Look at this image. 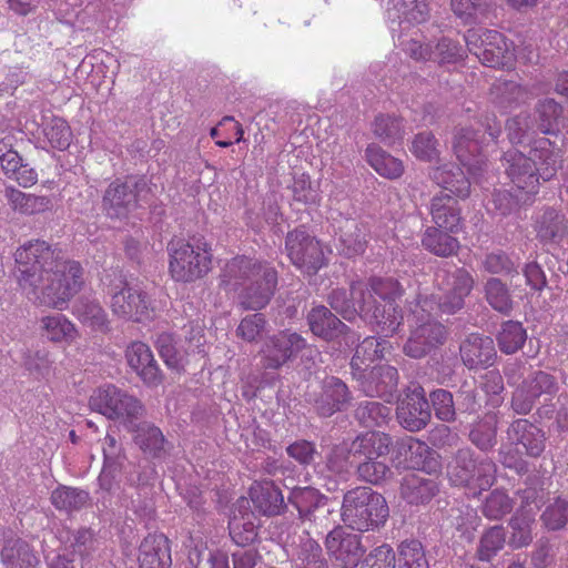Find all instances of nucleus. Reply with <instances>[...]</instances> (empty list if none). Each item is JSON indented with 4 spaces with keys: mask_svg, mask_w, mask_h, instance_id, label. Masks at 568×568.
<instances>
[{
    "mask_svg": "<svg viewBox=\"0 0 568 568\" xmlns=\"http://www.w3.org/2000/svg\"><path fill=\"white\" fill-rule=\"evenodd\" d=\"M14 262L19 286H30L32 281H38L50 271L79 272V262L64 258L61 250L40 239L20 245L14 252Z\"/></svg>",
    "mask_w": 568,
    "mask_h": 568,
    "instance_id": "f257e3e1",
    "label": "nucleus"
},
{
    "mask_svg": "<svg viewBox=\"0 0 568 568\" xmlns=\"http://www.w3.org/2000/svg\"><path fill=\"white\" fill-rule=\"evenodd\" d=\"M389 516L385 497L371 487L359 486L343 496L341 517L345 526L361 532L383 527Z\"/></svg>",
    "mask_w": 568,
    "mask_h": 568,
    "instance_id": "f03ea898",
    "label": "nucleus"
},
{
    "mask_svg": "<svg viewBox=\"0 0 568 568\" xmlns=\"http://www.w3.org/2000/svg\"><path fill=\"white\" fill-rule=\"evenodd\" d=\"M497 465L490 457L476 454L470 447L458 448L447 465V477L453 486L465 488L476 498L496 480Z\"/></svg>",
    "mask_w": 568,
    "mask_h": 568,
    "instance_id": "7ed1b4c3",
    "label": "nucleus"
},
{
    "mask_svg": "<svg viewBox=\"0 0 568 568\" xmlns=\"http://www.w3.org/2000/svg\"><path fill=\"white\" fill-rule=\"evenodd\" d=\"M169 271L176 282L191 283L205 276L212 266L211 245L203 236L173 237L166 246Z\"/></svg>",
    "mask_w": 568,
    "mask_h": 568,
    "instance_id": "20e7f679",
    "label": "nucleus"
},
{
    "mask_svg": "<svg viewBox=\"0 0 568 568\" xmlns=\"http://www.w3.org/2000/svg\"><path fill=\"white\" fill-rule=\"evenodd\" d=\"M151 193V180L144 174H131L115 179L105 189L101 207L111 220H124L134 212L141 201Z\"/></svg>",
    "mask_w": 568,
    "mask_h": 568,
    "instance_id": "39448f33",
    "label": "nucleus"
},
{
    "mask_svg": "<svg viewBox=\"0 0 568 568\" xmlns=\"http://www.w3.org/2000/svg\"><path fill=\"white\" fill-rule=\"evenodd\" d=\"M82 266L79 263V272L72 274L64 272H45L38 281H32L30 286H20L27 297L36 305L57 310H64L71 297L78 293L82 284Z\"/></svg>",
    "mask_w": 568,
    "mask_h": 568,
    "instance_id": "423d86ee",
    "label": "nucleus"
},
{
    "mask_svg": "<svg viewBox=\"0 0 568 568\" xmlns=\"http://www.w3.org/2000/svg\"><path fill=\"white\" fill-rule=\"evenodd\" d=\"M285 253L292 265L304 276H315L328 265L323 245L304 225L287 232L285 236Z\"/></svg>",
    "mask_w": 568,
    "mask_h": 568,
    "instance_id": "0eeeda50",
    "label": "nucleus"
},
{
    "mask_svg": "<svg viewBox=\"0 0 568 568\" xmlns=\"http://www.w3.org/2000/svg\"><path fill=\"white\" fill-rule=\"evenodd\" d=\"M560 390V382L554 372L532 369L511 394L510 407L520 416L528 415L536 403L552 400Z\"/></svg>",
    "mask_w": 568,
    "mask_h": 568,
    "instance_id": "6e6552de",
    "label": "nucleus"
},
{
    "mask_svg": "<svg viewBox=\"0 0 568 568\" xmlns=\"http://www.w3.org/2000/svg\"><path fill=\"white\" fill-rule=\"evenodd\" d=\"M110 307L121 320L142 322L153 311L150 295L138 285H131L121 274L108 285Z\"/></svg>",
    "mask_w": 568,
    "mask_h": 568,
    "instance_id": "1a4fd4ad",
    "label": "nucleus"
},
{
    "mask_svg": "<svg viewBox=\"0 0 568 568\" xmlns=\"http://www.w3.org/2000/svg\"><path fill=\"white\" fill-rule=\"evenodd\" d=\"M288 508L297 511V518L302 524L324 530L334 524L333 509L328 497L313 487H294L288 496Z\"/></svg>",
    "mask_w": 568,
    "mask_h": 568,
    "instance_id": "9d476101",
    "label": "nucleus"
},
{
    "mask_svg": "<svg viewBox=\"0 0 568 568\" xmlns=\"http://www.w3.org/2000/svg\"><path fill=\"white\" fill-rule=\"evenodd\" d=\"M353 400L349 386L342 378L327 375L320 382L318 392L312 395L310 404L318 417L329 418L348 410Z\"/></svg>",
    "mask_w": 568,
    "mask_h": 568,
    "instance_id": "9b49d317",
    "label": "nucleus"
},
{
    "mask_svg": "<svg viewBox=\"0 0 568 568\" xmlns=\"http://www.w3.org/2000/svg\"><path fill=\"white\" fill-rule=\"evenodd\" d=\"M399 425L408 432L415 433L424 429L432 419V409L424 387L413 384L405 390V396L396 408Z\"/></svg>",
    "mask_w": 568,
    "mask_h": 568,
    "instance_id": "f8f14e48",
    "label": "nucleus"
},
{
    "mask_svg": "<svg viewBox=\"0 0 568 568\" xmlns=\"http://www.w3.org/2000/svg\"><path fill=\"white\" fill-rule=\"evenodd\" d=\"M359 317L374 326L384 337L394 335L403 322L400 307L393 302L383 303L372 297V294L361 293Z\"/></svg>",
    "mask_w": 568,
    "mask_h": 568,
    "instance_id": "ddd939ff",
    "label": "nucleus"
},
{
    "mask_svg": "<svg viewBox=\"0 0 568 568\" xmlns=\"http://www.w3.org/2000/svg\"><path fill=\"white\" fill-rule=\"evenodd\" d=\"M359 317L374 326L384 337L394 335L403 322L400 307L393 302L383 303L372 297V294L361 293Z\"/></svg>",
    "mask_w": 568,
    "mask_h": 568,
    "instance_id": "4468645a",
    "label": "nucleus"
},
{
    "mask_svg": "<svg viewBox=\"0 0 568 568\" xmlns=\"http://www.w3.org/2000/svg\"><path fill=\"white\" fill-rule=\"evenodd\" d=\"M447 339V329L438 321L428 317L420 321L403 345V353L414 359H420L442 346Z\"/></svg>",
    "mask_w": 568,
    "mask_h": 568,
    "instance_id": "2eb2a0df",
    "label": "nucleus"
},
{
    "mask_svg": "<svg viewBox=\"0 0 568 568\" xmlns=\"http://www.w3.org/2000/svg\"><path fill=\"white\" fill-rule=\"evenodd\" d=\"M306 347V339L291 331H281L268 337L261 349L262 364L265 369H278L302 349Z\"/></svg>",
    "mask_w": 568,
    "mask_h": 568,
    "instance_id": "dca6fc26",
    "label": "nucleus"
},
{
    "mask_svg": "<svg viewBox=\"0 0 568 568\" xmlns=\"http://www.w3.org/2000/svg\"><path fill=\"white\" fill-rule=\"evenodd\" d=\"M324 546L327 555L342 568H355L365 554L361 536L347 532L342 526L334 527L326 535Z\"/></svg>",
    "mask_w": 568,
    "mask_h": 568,
    "instance_id": "f3484780",
    "label": "nucleus"
},
{
    "mask_svg": "<svg viewBox=\"0 0 568 568\" xmlns=\"http://www.w3.org/2000/svg\"><path fill=\"white\" fill-rule=\"evenodd\" d=\"M501 165L511 183L526 194H536L540 186L541 175L529 155L511 149L501 156Z\"/></svg>",
    "mask_w": 568,
    "mask_h": 568,
    "instance_id": "a211bd4d",
    "label": "nucleus"
},
{
    "mask_svg": "<svg viewBox=\"0 0 568 568\" xmlns=\"http://www.w3.org/2000/svg\"><path fill=\"white\" fill-rule=\"evenodd\" d=\"M306 322L314 336L328 343L338 342L341 338L349 339L355 335L348 325L323 304L312 306Z\"/></svg>",
    "mask_w": 568,
    "mask_h": 568,
    "instance_id": "6ab92c4d",
    "label": "nucleus"
},
{
    "mask_svg": "<svg viewBox=\"0 0 568 568\" xmlns=\"http://www.w3.org/2000/svg\"><path fill=\"white\" fill-rule=\"evenodd\" d=\"M124 355L130 368L146 387L155 388L163 383L164 374L148 344L141 341L132 342L128 345Z\"/></svg>",
    "mask_w": 568,
    "mask_h": 568,
    "instance_id": "aec40b11",
    "label": "nucleus"
},
{
    "mask_svg": "<svg viewBox=\"0 0 568 568\" xmlns=\"http://www.w3.org/2000/svg\"><path fill=\"white\" fill-rule=\"evenodd\" d=\"M459 356L469 371L487 369L497 358L494 339L480 333H470L459 345Z\"/></svg>",
    "mask_w": 568,
    "mask_h": 568,
    "instance_id": "412c9836",
    "label": "nucleus"
},
{
    "mask_svg": "<svg viewBox=\"0 0 568 568\" xmlns=\"http://www.w3.org/2000/svg\"><path fill=\"white\" fill-rule=\"evenodd\" d=\"M361 377H353L359 389L369 397L389 398L397 392L398 371L396 367L381 364L369 371L362 369Z\"/></svg>",
    "mask_w": 568,
    "mask_h": 568,
    "instance_id": "4be33fe9",
    "label": "nucleus"
},
{
    "mask_svg": "<svg viewBox=\"0 0 568 568\" xmlns=\"http://www.w3.org/2000/svg\"><path fill=\"white\" fill-rule=\"evenodd\" d=\"M506 435L509 442L524 448L527 457L539 458L546 450V432L527 418L514 419L507 427Z\"/></svg>",
    "mask_w": 568,
    "mask_h": 568,
    "instance_id": "5701e85b",
    "label": "nucleus"
},
{
    "mask_svg": "<svg viewBox=\"0 0 568 568\" xmlns=\"http://www.w3.org/2000/svg\"><path fill=\"white\" fill-rule=\"evenodd\" d=\"M240 294V304L244 310L264 308L277 290L278 273L274 266L262 271L257 278L251 280Z\"/></svg>",
    "mask_w": 568,
    "mask_h": 568,
    "instance_id": "b1692460",
    "label": "nucleus"
},
{
    "mask_svg": "<svg viewBox=\"0 0 568 568\" xmlns=\"http://www.w3.org/2000/svg\"><path fill=\"white\" fill-rule=\"evenodd\" d=\"M528 155L545 182L555 178L562 164V152L558 145V138L554 140L547 136L534 139Z\"/></svg>",
    "mask_w": 568,
    "mask_h": 568,
    "instance_id": "393cba45",
    "label": "nucleus"
},
{
    "mask_svg": "<svg viewBox=\"0 0 568 568\" xmlns=\"http://www.w3.org/2000/svg\"><path fill=\"white\" fill-rule=\"evenodd\" d=\"M103 465L98 477L101 489L110 493L118 484L116 477L126 463L125 449L113 435L106 434L102 442Z\"/></svg>",
    "mask_w": 568,
    "mask_h": 568,
    "instance_id": "a878e982",
    "label": "nucleus"
},
{
    "mask_svg": "<svg viewBox=\"0 0 568 568\" xmlns=\"http://www.w3.org/2000/svg\"><path fill=\"white\" fill-rule=\"evenodd\" d=\"M392 444L393 439L388 434L378 430H367L359 433L352 439L346 449L351 464H354L374 457L387 456Z\"/></svg>",
    "mask_w": 568,
    "mask_h": 568,
    "instance_id": "bb28decb",
    "label": "nucleus"
},
{
    "mask_svg": "<svg viewBox=\"0 0 568 568\" xmlns=\"http://www.w3.org/2000/svg\"><path fill=\"white\" fill-rule=\"evenodd\" d=\"M534 229L542 246L557 247L568 236V219L561 211L546 207L536 216Z\"/></svg>",
    "mask_w": 568,
    "mask_h": 568,
    "instance_id": "cd10ccee",
    "label": "nucleus"
},
{
    "mask_svg": "<svg viewBox=\"0 0 568 568\" xmlns=\"http://www.w3.org/2000/svg\"><path fill=\"white\" fill-rule=\"evenodd\" d=\"M368 234L367 225L357 219L341 215L336 220L335 235L338 237L342 254L346 257L365 252Z\"/></svg>",
    "mask_w": 568,
    "mask_h": 568,
    "instance_id": "c85d7f7f",
    "label": "nucleus"
},
{
    "mask_svg": "<svg viewBox=\"0 0 568 568\" xmlns=\"http://www.w3.org/2000/svg\"><path fill=\"white\" fill-rule=\"evenodd\" d=\"M250 498L254 509L263 516L273 517L288 511V500L285 501L281 488L272 480L252 485Z\"/></svg>",
    "mask_w": 568,
    "mask_h": 568,
    "instance_id": "c756f323",
    "label": "nucleus"
},
{
    "mask_svg": "<svg viewBox=\"0 0 568 568\" xmlns=\"http://www.w3.org/2000/svg\"><path fill=\"white\" fill-rule=\"evenodd\" d=\"M428 209L434 226L443 227L450 232H460L463 230L462 207L458 200L450 194L442 191L434 195Z\"/></svg>",
    "mask_w": 568,
    "mask_h": 568,
    "instance_id": "7c9ffc66",
    "label": "nucleus"
},
{
    "mask_svg": "<svg viewBox=\"0 0 568 568\" xmlns=\"http://www.w3.org/2000/svg\"><path fill=\"white\" fill-rule=\"evenodd\" d=\"M0 561L4 568H36L39 564L30 544L12 531L3 536Z\"/></svg>",
    "mask_w": 568,
    "mask_h": 568,
    "instance_id": "2f4dec72",
    "label": "nucleus"
},
{
    "mask_svg": "<svg viewBox=\"0 0 568 568\" xmlns=\"http://www.w3.org/2000/svg\"><path fill=\"white\" fill-rule=\"evenodd\" d=\"M361 293H365L364 285L352 283L349 291L344 287L333 288L326 296V303L332 312L352 323L361 314Z\"/></svg>",
    "mask_w": 568,
    "mask_h": 568,
    "instance_id": "473e14b6",
    "label": "nucleus"
},
{
    "mask_svg": "<svg viewBox=\"0 0 568 568\" xmlns=\"http://www.w3.org/2000/svg\"><path fill=\"white\" fill-rule=\"evenodd\" d=\"M125 430L133 434L134 444L148 456L156 459L168 454V440L162 430L150 422L136 420L133 427Z\"/></svg>",
    "mask_w": 568,
    "mask_h": 568,
    "instance_id": "72a5a7b5",
    "label": "nucleus"
},
{
    "mask_svg": "<svg viewBox=\"0 0 568 568\" xmlns=\"http://www.w3.org/2000/svg\"><path fill=\"white\" fill-rule=\"evenodd\" d=\"M392 349V344L387 337H365L355 348L351 359V374L353 377H361L362 369H368L375 361L382 359Z\"/></svg>",
    "mask_w": 568,
    "mask_h": 568,
    "instance_id": "f704fd0d",
    "label": "nucleus"
},
{
    "mask_svg": "<svg viewBox=\"0 0 568 568\" xmlns=\"http://www.w3.org/2000/svg\"><path fill=\"white\" fill-rule=\"evenodd\" d=\"M438 493L437 480L419 474H407L400 483V497L413 506L428 504Z\"/></svg>",
    "mask_w": 568,
    "mask_h": 568,
    "instance_id": "c9c22d12",
    "label": "nucleus"
},
{
    "mask_svg": "<svg viewBox=\"0 0 568 568\" xmlns=\"http://www.w3.org/2000/svg\"><path fill=\"white\" fill-rule=\"evenodd\" d=\"M484 144H486L485 134L480 129L460 128L455 133L453 150L462 165L474 166L480 162L476 158L480 154Z\"/></svg>",
    "mask_w": 568,
    "mask_h": 568,
    "instance_id": "e433bc0d",
    "label": "nucleus"
},
{
    "mask_svg": "<svg viewBox=\"0 0 568 568\" xmlns=\"http://www.w3.org/2000/svg\"><path fill=\"white\" fill-rule=\"evenodd\" d=\"M459 232H450L438 226H427L420 236V243L430 254L447 258L458 254L460 242L456 237Z\"/></svg>",
    "mask_w": 568,
    "mask_h": 568,
    "instance_id": "4c0bfd02",
    "label": "nucleus"
},
{
    "mask_svg": "<svg viewBox=\"0 0 568 568\" xmlns=\"http://www.w3.org/2000/svg\"><path fill=\"white\" fill-rule=\"evenodd\" d=\"M139 550V568H170L169 539L164 535H148Z\"/></svg>",
    "mask_w": 568,
    "mask_h": 568,
    "instance_id": "58836bf2",
    "label": "nucleus"
},
{
    "mask_svg": "<svg viewBox=\"0 0 568 568\" xmlns=\"http://www.w3.org/2000/svg\"><path fill=\"white\" fill-rule=\"evenodd\" d=\"M432 180L454 196L465 200L470 195V181L456 164H443L430 172Z\"/></svg>",
    "mask_w": 568,
    "mask_h": 568,
    "instance_id": "ea45409f",
    "label": "nucleus"
},
{
    "mask_svg": "<svg viewBox=\"0 0 568 568\" xmlns=\"http://www.w3.org/2000/svg\"><path fill=\"white\" fill-rule=\"evenodd\" d=\"M537 131L544 135L559 138L564 106L554 98L538 100L534 108Z\"/></svg>",
    "mask_w": 568,
    "mask_h": 568,
    "instance_id": "a19ab883",
    "label": "nucleus"
},
{
    "mask_svg": "<svg viewBox=\"0 0 568 568\" xmlns=\"http://www.w3.org/2000/svg\"><path fill=\"white\" fill-rule=\"evenodd\" d=\"M479 268L491 276L515 277L519 275L520 262L515 254L495 248L483 255Z\"/></svg>",
    "mask_w": 568,
    "mask_h": 568,
    "instance_id": "79ce46f5",
    "label": "nucleus"
},
{
    "mask_svg": "<svg viewBox=\"0 0 568 568\" xmlns=\"http://www.w3.org/2000/svg\"><path fill=\"white\" fill-rule=\"evenodd\" d=\"M491 101L501 109H515L530 100L529 90L511 80H497L490 88Z\"/></svg>",
    "mask_w": 568,
    "mask_h": 568,
    "instance_id": "37998d69",
    "label": "nucleus"
},
{
    "mask_svg": "<svg viewBox=\"0 0 568 568\" xmlns=\"http://www.w3.org/2000/svg\"><path fill=\"white\" fill-rule=\"evenodd\" d=\"M72 313L92 331L108 333L111 329L108 314L97 300L79 297L73 304Z\"/></svg>",
    "mask_w": 568,
    "mask_h": 568,
    "instance_id": "c03bdc74",
    "label": "nucleus"
},
{
    "mask_svg": "<svg viewBox=\"0 0 568 568\" xmlns=\"http://www.w3.org/2000/svg\"><path fill=\"white\" fill-rule=\"evenodd\" d=\"M486 303L497 313L509 316L515 310V301L506 282L498 276L488 277L483 284Z\"/></svg>",
    "mask_w": 568,
    "mask_h": 568,
    "instance_id": "a18cd8bd",
    "label": "nucleus"
},
{
    "mask_svg": "<svg viewBox=\"0 0 568 568\" xmlns=\"http://www.w3.org/2000/svg\"><path fill=\"white\" fill-rule=\"evenodd\" d=\"M365 158L368 164L384 178L395 180L404 173L402 161L384 151L378 144H368L365 150Z\"/></svg>",
    "mask_w": 568,
    "mask_h": 568,
    "instance_id": "49530a36",
    "label": "nucleus"
},
{
    "mask_svg": "<svg viewBox=\"0 0 568 568\" xmlns=\"http://www.w3.org/2000/svg\"><path fill=\"white\" fill-rule=\"evenodd\" d=\"M484 38V47L477 52L479 61L490 68H500L506 63V55L509 48L506 38L497 30H486Z\"/></svg>",
    "mask_w": 568,
    "mask_h": 568,
    "instance_id": "de8ad7c7",
    "label": "nucleus"
},
{
    "mask_svg": "<svg viewBox=\"0 0 568 568\" xmlns=\"http://www.w3.org/2000/svg\"><path fill=\"white\" fill-rule=\"evenodd\" d=\"M506 542V528L503 525L490 526L479 537L475 558L481 562H490L505 548Z\"/></svg>",
    "mask_w": 568,
    "mask_h": 568,
    "instance_id": "09e8293b",
    "label": "nucleus"
},
{
    "mask_svg": "<svg viewBox=\"0 0 568 568\" xmlns=\"http://www.w3.org/2000/svg\"><path fill=\"white\" fill-rule=\"evenodd\" d=\"M435 284L438 290H452L467 297L474 288L475 280L465 267H457L454 271L440 268L435 274Z\"/></svg>",
    "mask_w": 568,
    "mask_h": 568,
    "instance_id": "8fccbe9b",
    "label": "nucleus"
},
{
    "mask_svg": "<svg viewBox=\"0 0 568 568\" xmlns=\"http://www.w3.org/2000/svg\"><path fill=\"white\" fill-rule=\"evenodd\" d=\"M155 348L165 365L174 371L181 372L187 364L189 349L178 346L171 333L163 332L156 336Z\"/></svg>",
    "mask_w": 568,
    "mask_h": 568,
    "instance_id": "3c124183",
    "label": "nucleus"
},
{
    "mask_svg": "<svg viewBox=\"0 0 568 568\" xmlns=\"http://www.w3.org/2000/svg\"><path fill=\"white\" fill-rule=\"evenodd\" d=\"M42 335L53 343H72L78 336L75 325L63 314H53L41 318Z\"/></svg>",
    "mask_w": 568,
    "mask_h": 568,
    "instance_id": "603ef678",
    "label": "nucleus"
},
{
    "mask_svg": "<svg viewBox=\"0 0 568 568\" xmlns=\"http://www.w3.org/2000/svg\"><path fill=\"white\" fill-rule=\"evenodd\" d=\"M496 341L503 354L513 355L524 347L527 331L521 322L508 320L500 324Z\"/></svg>",
    "mask_w": 568,
    "mask_h": 568,
    "instance_id": "864d4df0",
    "label": "nucleus"
},
{
    "mask_svg": "<svg viewBox=\"0 0 568 568\" xmlns=\"http://www.w3.org/2000/svg\"><path fill=\"white\" fill-rule=\"evenodd\" d=\"M440 294H430L419 296L418 306L425 312L432 313L437 310L443 314H456L465 305L464 296L453 292L452 290H440Z\"/></svg>",
    "mask_w": 568,
    "mask_h": 568,
    "instance_id": "5fc2aeb1",
    "label": "nucleus"
},
{
    "mask_svg": "<svg viewBox=\"0 0 568 568\" xmlns=\"http://www.w3.org/2000/svg\"><path fill=\"white\" fill-rule=\"evenodd\" d=\"M272 266L267 262L257 261L247 256H236L227 262L225 266V276L235 284L241 282H251L257 278L265 268Z\"/></svg>",
    "mask_w": 568,
    "mask_h": 568,
    "instance_id": "6e6d98bb",
    "label": "nucleus"
},
{
    "mask_svg": "<svg viewBox=\"0 0 568 568\" xmlns=\"http://www.w3.org/2000/svg\"><path fill=\"white\" fill-rule=\"evenodd\" d=\"M498 426L494 417L480 419L470 425L468 440L481 453L488 454L498 443Z\"/></svg>",
    "mask_w": 568,
    "mask_h": 568,
    "instance_id": "4d7b16f0",
    "label": "nucleus"
},
{
    "mask_svg": "<svg viewBox=\"0 0 568 568\" xmlns=\"http://www.w3.org/2000/svg\"><path fill=\"white\" fill-rule=\"evenodd\" d=\"M390 407L375 400H362L354 409V419L365 428L381 427L390 419Z\"/></svg>",
    "mask_w": 568,
    "mask_h": 568,
    "instance_id": "13d9d810",
    "label": "nucleus"
},
{
    "mask_svg": "<svg viewBox=\"0 0 568 568\" xmlns=\"http://www.w3.org/2000/svg\"><path fill=\"white\" fill-rule=\"evenodd\" d=\"M355 464L357 479L373 486H383L394 476L392 467L379 458L374 457Z\"/></svg>",
    "mask_w": 568,
    "mask_h": 568,
    "instance_id": "bf43d9fd",
    "label": "nucleus"
},
{
    "mask_svg": "<svg viewBox=\"0 0 568 568\" xmlns=\"http://www.w3.org/2000/svg\"><path fill=\"white\" fill-rule=\"evenodd\" d=\"M534 523V514L523 509H517L511 516L508 523L511 529L508 545L513 549H520L530 545L532 541L531 526Z\"/></svg>",
    "mask_w": 568,
    "mask_h": 568,
    "instance_id": "052dcab7",
    "label": "nucleus"
},
{
    "mask_svg": "<svg viewBox=\"0 0 568 568\" xmlns=\"http://www.w3.org/2000/svg\"><path fill=\"white\" fill-rule=\"evenodd\" d=\"M0 165L8 178L16 180L23 187L32 186L38 181L37 171L28 163H24L17 151L3 158L0 161Z\"/></svg>",
    "mask_w": 568,
    "mask_h": 568,
    "instance_id": "680f3d73",
    "label": "nucleus"
},
{
    "mask_svg": "<svg viewBox=\"0 0 568 568\" xmlns=\"http://www.w3.org/2000/svg\"><path fill=\"white\" fill-rule=\"evenodd\" d=\"M394 11V14L388 11V17L393 22L398 20V24L402 21L419 24L429 18V8L425 0H396Z\"/></svg>",
    "mask_w": 568,
    "mask_h": 568,
    "instance_id": "e2e57ef3",
    "label": "nucleus"
},
{
    "mask_svg": "<svg viewBox=\"0 0 568 568\" xmlns=\"http://www.w3.org/2000/svg\"><path fill=\"white\" fill-rule=\"evenodd\" d=\"M114 410L115 414L110 419L119 420L126 429L133 427L134 423L143 417L145 408L139 398L122 390Z\"/></svg>",
    "mask_w": 568,
    "mask_h": 568,
    "instance_id": "0e129e2a",
    "label": "nucleus"
},
{
    "mask_svg": "<svg viewBox=\"0 0 568 568\" xmlns=\"http://www.w3.org/2000/svg\"><path fill=\"white\" fill-rule=\"evenodd\" d=\"M374 135L387 145H394L404 139L403 119L389 114H379L372 124Z\"/></svg>",
    "mask_w": 568,
    "mask_h": 568,
    "instance_id": "69168bd1",
    "label": "nucleus"
},
{
    "mask_svg": "<svg viewBox=\"0 0 568 568\" xmlns=\"http://www.w3.org/2000/svg\"><path fill=\"white\" fill-rule=\"evenodd\" d=\"M397 568H430L419 540L406 539L397 546Z\"/></svg>",
    "mask_w": 568,
    "mask_h": 568,
    "instance_id": "338daca9",
    "label": "nucleus"
},
{
    "mask_svg": "<svg viewBox=\"0 0 568 568\" xmlns=\"http://www.w3.org/2000/svg\"><path fill=\"white\" fill-rule=\"evenodd\" d=\"M296 568H331L317 540L307 537L301 541L296 555Z\"/></svg>",
    "mask_w": 568,
    "mask_h": 568,
    "instance_id": "774afa93",
    "label": "nucleus"
}]
</instances>
